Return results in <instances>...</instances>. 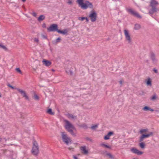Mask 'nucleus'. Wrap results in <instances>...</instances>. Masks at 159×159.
Returning <instances> with one entry per match:
<instances>
[{
	"instance_id": "1",
	"label": "nucleus",
	"mask_w": 159,
	"mask_h": 159,
	"mask_svg": "<svg viewBox=\"0 0 159 159\" xmlns=\"http://www.w3.org/2000/svg\"><path fill=\"white\" fill-rule=\"evenodd\" d=\"M65 125L64 127L65 129L70 132L73 136L75 137L76 136V133L74 132L73 130L75 129V127L69 121L67 120H64Z\"/></svg>"
},
{
	"instance_id": "2",
	"label": "nucleus",
	"mask_w": 159,
	"mask_h": 159,
	"mask_svg": "<svg viewBox=\"0 0 159 159\" xmlns=\"http://www.w3.org/2000/svg\"><path fill=\"white\" fill-rule=\"evenodd\" d=\"M84 0H77V2L81 8L86 9L88 8H93V5L92 3L89 2L88 1H85L84 3Z\"/></svg>"
},
{
	"instance_id": "3",
	"label": "nucleus",
	"mask_w": 159,
	"mask_h": 159,
	"mask_svg": "<svg viewBox=\"0 0 159 159\" xmlns=\"http://www.w3.org/2000/svg\"><path fill=\"white\" fill-rule=\"evenodd\" d=\"M158 4V2L155 0H152L150 4V6L152 8L150 9L149 13L150 15H153L154 13L156 12L158 10L157 6Z\"/></svg>"
},
{
	"instance_id": "4",
	"label": "nucleus",
	"mask_w": 159,
	"mask_h": 159,
	"mask_svg": "<svg viewBox=\"0 0 159 159\" xmlns=\"http://www.w3.org/2000/svg\"><path fill=\"white\" fill-rule=\"evenodd\" d=\"M124 32L125 41L127 42L128 44H131L132 40L129 31L126 29H125L124 30Z\"/></svg>"
},
{
	"instance_id": "5",
	"label": "nucleus",
	"mask_w": 159,
	"mask_h": 159,
	"mask_svg": "<svg viewBox=\"0 0 159 159\" xmlns=\"http://www.w3.org/2000/svg\"><path fill=\"white\" fill-rule=\"evenodd\" d=\"M62 138L63 141L67 145H68L69 143H71V140L67 136V135L64 132L62 133Z\"/></svg>"
},
{
	"instance_id": "6",
	"label": "nucleus",
	"mask_w": 159,
	"mask_h": 159,
	"mask_svg": "<svg viewBox=\"0 0 159 159\" xmlns=\"http://www.w3.org/2000/svg\"><path fill=\"white\" fill-rule=\"evenodd\" d=\"M31 151L32 154L34 155H36L39 153V147L36 141H34L33 143V146Z\"/></svg>"
},
{
	"instance_id": "7",
	"label": "nucleus",
	"mask_w": 159,
	"mask_h": 159,
	"mask_svg": "<svg viewBox=\"0 0 159 159\" xmlns=\"http://www.w3.org/2000/svg\"><path fill=\"white\" fill-rule=\"evenodd\" d=\"M97 13L94 11H91L89 15V17L92 22H94L97 19Z\"/></svg>"
},
{
	"instance_id": "8",
	"label": "nucleus",
	"mask_w": 159,
	"mask_h": 159,
	"mask_svg": "<svg viewBox=\"0 0 159 159\" xmlns=\"http://www.w3.org/2000/svg\"><path fill=\"white\" fill-rule=\"evenodd\" d=\"M127 11L129 13L138 18H142L141 16L137 12L132 9H127Z\"/></svg>"
},
{
	"instance_id": "9",
	"label": "nucleus",
	"mask_w": 159,
	"mask_h": 159,
	"mask_svg": "<svg viewBox=\"0 0 159 159\" xmlns=\"http://www.w3.org/2000/svg\"><path fill=\"white\" fill-rule=\"evenodd\" d=\"M47 30L48 32L57 31V30H58L57 25L56 24H53L48 28Z\"/></svg>"
},
{
	"instance_id": "10",
	"label": "nucleus",
	"mask_w": 159,
	"mask_h": 159,
	"mask_svg": "<svg viewBox=\"0 0 159 159\" xmlns=\"http://www.w3.org/2000/svg\"><path fill=\"white\" fill-rule=\"evenodd\" d=\"M153 133L152 132H149V134H142L139 138V141L140 142L143 141L145 138H148L150 136H152Z\"/></svg>"
},
{
	"instance_id": "11",
	"label": "nucleus",
	"mask_w": 159,
	"mask_h": 159,
	"mask_svg": "<svg viewBox=\"0 0 159 159\" xmlns=\"http://www.w3.org/2000/svg\"><path fill=\"white\" fill-rule=\"evenodd\" d=\"M16 89L17 91L20 93L23 97H25L26 100H29V98L28 96L26 95L25 91L20 89L16 88Z\"/></svg>"
},
{
	"instance_id": "12",
	"label": "nucleus",
	"mask_w": 159,
	"mask_h": 159,
	"mask_svg": "<svg viewBox=\"0 0 159 159\" xmlns=\"http://www.w3.org/2000/svg\"><path fill=\"white\" fill-rule=\"evenodd\" d=\"M131 151L133 153L138 155H141L143 153V152L140 151L135 148H132L130 149Z\"/></svg>"
},
{
	"instance_id": "13",
	"label": "nucleus",
	"mask_w": 159,
	"mask_h": 159,
	"mask_svg": "<svg viewBox=\"0 0 159 159\" xmlns=\"http://www.w3.org/2000/svg\"><path fill=\"white\" fill-rule=\"evenodd\" d=\"M42 62L43 65L46 66H50L52 64V62L50 61H48V60L43 59L42 61Z\"/></svg>"
},
{
	"instance_id": "14",
	"label": "nucleus",
	"mask_w": 159,
	"mask_h": 159,
	"mask_svg": "<svg viewBox=\"0 0 159 159\" xmlns=\"http://www.w3.org/2000/svg\"><path fill=\"white\" fill-rule=\"evenodd\" d=\"M80 149L82 153L84 154H87L88 153V151L86 150L85 146L81 147Z\"/></svg>"
},
{
	"instance_id": "15",
	"label": "nucleus",
	"mask_w": 159,
	"mask_h": 159,
	"mask_svg": "<svg viewBox=\"0 0 159 159\" xmlns=\"http://www.w3.org/2000/svg\"><path fill=\"white\" fill-rule=\"evenodd\" d=\"M113 133L112 132H109L107 135L105 136L104 137V139L105 140H107L110 139V137L113 134Z\"/></svg>"
},
{
	"instance_id": "16",
	"label": "nucleus",
	"mask_w": 159,
	"mask_h": 159,
	"mask_svg": "<svg viewBox=\"0 0 159 159\" xmlns=\"http://www.w3.org/2000/svg\"><path fill=\"white\" fill-rule=\"evenodd\" d=\"M151 58L153 62H156L157 61V60L154 54L152 53L151 54Z\"/></svg>"
},
{
	"instance_id": "17",
	"label": "nucleus",
	"mask_w": 159,
	"mask_h": 159,
	"mask_svg": "<svg viewBox=\"0 0 159 159\" xmlns=\"http://www.w3.org/2000/svg\"><path fill=\"white\" fill-rule=\"evenodd\" d=\"M57 32L60 34H67L68 31L66 29L64 30H57Z\"/></svg>"
},
{
	"instance_id": "18",
	"label": "nucleus",
	"mask_w": 159,
	"mask_h": 159,
	"mask_svg": "<svg viewBox=\"0 0 159 159\" xmlns=\"http://www.w3.org/2000/svg\"><path fill=\"white\" fill-rule=\"evenodd\" d=\"M46 112L50 115H53L54 114V112L52 111V109L51 108L48 109L47 110Z\"/></svg>"
},
{
	"instance_id": "19",
	"label": "nucleus",
	"mask_w": 159,
	"mask_h": 159,
	"mask_svg": "<svg viewBox=\"0 0 159 159\" xmlns=\"http://www.w3.org/2000/svg\"><path fill=\"white\" fill-rule=\"evenodd\" d=\"M139 146L142 149H144L145 148V145L144 142H142L139 143Z\"/></svg>"
},
{
	"instance_id": "20",
	"label": "nucleus",
	"mask_w": 159,
	"mask_h": 159,
	"mask_svg": "<svg viewBox=\"0 0 159 159\" xmlns=\"http://www.w3.org/2000/svg\"><path fill=\"white\" fill-rule=\"evenodd\" d=\"M61 40V39L60 38H57L56 40V41H53L52 42V43L53 44H56L57 43H58L60 42V40Z\"/></svg>"
},
{
	"instance_id": "21",
	"label": "nucleus",
	"mask_w": 159,
	"mask_h": 159,
	"mask_svg": "<svg viewBox=\"0 0 159 159\" xmlns=\"http://www.w3.org/2000/svg\"><path fill=\"white\" fill-rule=\"evenodd\" d=\"M141 26L139 24H135L134 25V29L135 30H139L141 28Z\"/></svg>"
},
{
	"instance_id": "22",
	"label": "nucleus",
	"mask_w": 159,
	"mask_h": 159,
	"mask_svg": "<svg viewBox=\"0 0 159 159\" xmlns=\"http://www.w3.org/2000/svg\"><path fill=\"white\" fill-rule=\"evenodd\" d=\"M68 117L69 118H71L72 119H76L77 118L76 116H74L71 114H69L68 115Z\"/></svg>"
},
{
	"instance_id": "23",
	"label": "nucleus",
	"mask_w": 159,
	"mask_h": 159,
	"mask_svg": "<svg viewBox=\"0 0 159 159\" xmlns=\"http://www.w3.org/2000/svg\"><path fill=\"white\" fill-rule=\"evenodd\" d=\"M148 129H142L140 130V134H142V133L147 132L148 131Z\"/></svg>"
},
{
	"instance_id": "24",
	"label": "nucleus",
	"mask_w": 159,
	"mask_h": 159,
	"mask_svg": "<svg viewBox=\"0 0 159 159\" xmlns=\"http://www.w3.org/2000/svg\"><path fill=\"white\" fill-rule=\"evenodd\" d=\"M147 84L148 85L151 86V81L150 78H149L146 82Z\"/></svg>"
},
{
	"instance_id": "25",
	"label": "nucleus",
	"mask_w": 159,
	"mask_h": 159,
	"mask_svg": "<svg viewBox=\"0 0 159 159\" xmlns=\"http://www.w3.org/2000/svg\"><path fill=\"white\" fill-rule=\"evenodd\" d=\"M157 98V96L156 94H154L152 95L151 98V100L152 101L155 100Z\"/></svg>"
},
{
	"instance_id": "26",
	"label": "nucleus",
	"mask_w": 159,
	"mask_h": 159,
	"mask_svg": "<svg viewBox=\"0 0 159 159\" xmlns=\"http://www.w3.org/2000/svg\"><path fill=\"white\" fill-rule=\"evenodd\" d=\"M39 41V40L38 38H34V42L37 44H38Z\"/></svg>"
},
{
	"instance_id": "27",
	"label": "nucleus",
	"mask_w": 159,
	"mask_h": 159,
	"mask_svg": "<svg viewBox=\"0 0 159 159\" xmlns=\"http://www.w3.org/2000/svg\"><path fill=\"white\" fill-rule=\"evenodd\" d=\"M0 47L6 51L7 50V48L5 46L1 44H0Z\"/></svg>"
},
{
	"instance_id": "28",
	"label": "nucleus",
	"mask_w": 159,
	"mask_h": 159,
	"mask_svg": "<svg viewBox=\"0 0 159 159\" xmlns=\"http://www.w3.org/2000/svg\"><path fill=\"white\" fill-rule=\"evenodd\" d=\"M33 98H34L35 100H38L39 99V96H38L35 93L34 94Z\"/></svg>"
},
{
	"instance_id": "29",
	"label": "nucleus",
	"mask_w": 159,
	"mask_h": 159,
	"mask_svg": "<svg viewBox=\"0 0 159 159\" xmlns=\"http://www.w3.org/2000/svg\"><path fill=\"white\" fill-rule=\"evenodd\" d=\"M16 70L17 72L19 73L20 74H22V72H21V70H20V69L19 68H16Z\"/></svg>"
},
{
	"instance_id": "30",
	"label": "nucleus",
	"mask_w": 159,
	"mask_h": 159,
	"mask_svg": "<svg viewBox=\"0 0 159 159\" xmlns=\"http://www.w3.org/2000/svg\"><path fill=\"white\" fill-rule=\"evenodd\" d=\"M98 127V125H95L92 126L91 127V129L93 130H95Z\"/></svg>"
},
{
	"instance_id": "31",
	"label": "nucleus",
	"mask_w": 159,
	"mask_h": 159,
	"mask_svg": "<svg viewBox=\"0 0 159 159\" xmlns=\"http://www.w3.org/2000/svg\"><path fill=\"white\" fill-rule=\"evenodd\" d=\"M80 126L85 129H87V126L86 124H84L80 125Z\"/></svg>"
},
{
	"instance_id": "32",
	"label": "nucleus",
	"mask_w": 159,
	"mask_h": 159,
	"mask_svg": "<svg viewBox=\"0 0 159 159\" xmlns=\"http://www.w3.org/2000/svg\"><path fill=\"white\" fill-rule=\"evenodd\" d=\"M41 37L44 39H47V36L46 35L42 34L41 35Z\"/></svg>"
},
{
	"instance_id": "33",
	"label": "nucleus",
	"mask_w": 159,
	"mask_h": 159,
	"mask_svg": "<svg viewBox=\"0 0 159 159\" xmlns=\"http://www.w3.org/2000/svg\"><path fill=\"white\" fill-rule=\"evenodd\" d=\"M149 107L147 106H145L143 108V110L144 111H148L149 110Z\"/></svg>"
},
{
	"instance_id": "34",
	"label": "nucleus",
	"mask_w": 159,
	"mask_h": 159,
	"mask_svg": "<svg viewBox=\"0 0 159 159\" xmlns=\"http://www.w3.org/2000/svg\"><path fill=\"white\" fill-rule=\"evenodd\" d=\"M45 18V16L43 15H40V21L43 20Z\"/></svg>"
},
{
	"instance_id": "35",
	"label": "nucleus",
	"mask_w": 159,
	"mask_h": 159,
	"mask_svg": "<svg viewBox=\"0 0 159 159\" xmlns=\"http://www.w3.org/2000/svg\"><path fill=\"white\" fill-rule=\"evenodd\" d=\"M85 19V17H79V20L81 21H83Z\"/></svg>"
},
{
	"instance_id": "36",
	"label": "nucleus",
	"mask_w": 159,
	"mask_h": 159,
	"mask_svg": "<svg viewBox=\"0 0 159 159\" xmlns=\"http://www.w3.org/2000/svg\"><path fill=\"white\" fill-rule=\"evenodd\" d=\"M68 149L69 150L72 151H73L74 149V148L71 147H69Z\"/></svg>"
},
{
	"instance_id": "37",
	"label": "nucleus",
	"mask_w": 159,
	"mask_h": 159,
	"mask_svg": "<svg viewBox=\"0 0 159 159\" xmlns=\"http://www.w3.org/2000/svg\"><path fill=\"white\" fill-rule=\"evenodd\" d=\"M31 14L34 17H36L37 16L36 13L35 12H33Z\"/></svg>"
},
{
	"instance_id": "38",
	"label": "nucleus",
	"mask_w": 159,
	"mask_h": 159,
	"mask_svg": "<svg viewBox=\"0 0 159 159\" xmlns=\"http://www.w3.org/2000/svg\"><path fill=\"white\" fill-rule=\"evenodd\" d=\"M7 86H8L10 87L11 89H15V88L12 86H11V85H10V84H8V85H7ZM16 88H15V89H16Z\"/></svg>"
},
{
	"instance_id": "39",
	"label": "nucleus",
	"mask_w": 159,
	"mask_h": 159,
	"mask_svg": "<svg viewBox=\"0 0 159 159\" xmlns=\"http://www.w3.org/2000/svg\"><path fill=\"white\" fill-rule=\"evenodd\" d=\"M42 27L43 28H45L46 27V26L45 23H43L42 25Z\"/></svg>"
},
{
	"instance_id": "40",
	"label": "nucleus",
	"mask_w": 159,
	"mask_h": 159,
	"mask_svg": "<svg viewBox=\"0 0 159 159\" xmlns=\"http://www.w3.org/2000/svg\"><path fill=\"white\" fill-rule=\"evenodd\" d=\"M67 3L71 5L72 4V2L71 0H69L67 2Z\"/></svg>"
},
{
	"instance_id": "41",
	"label": "nucleus",
	"mask_w": 159,
	"mask_h": 159,
	"mask_svg": "<svg viewBox=\"0 0 159 159\" xmlns=\"http://www.w3.org/2000/svg\"><path fill=\"white\" fill-rule=\"evenodd\" d=\"M108 156H109L110 157V158H112L113 157V156L110 153H107V154Z\"/></svg>"
},
{
	"instance_id": "42",
	"label": "nucleus",
	"mask_w": 159,
	"mask_h": 159,
	"mask_svg": "<svg viewBox=\"0 0 159 159\" xmlns=\"http://www.w3.org/2000/svg\"><path fill=\"white\" fill-rule=\"evenodd\" d=\"M103 146H104V147H105L106 148H110V147L109 146H108L105 144H104V145H103Z\"/></svg>"
},
{
	"instance_id": "43",
	"label": "nucleus",
	"mask_w": 159,
	"mask_h": 159,
	"mask_svg": "<svg viewBox=\"0 0 159 159\" xmlns=\"http://www.w3.org/2000/svg\"><path fill=\"white\" fill-rule=\"evenodd\" d=\"M153 70L154 71V72L155 73H157V69H154Z\"/></svg>"
},
{
	"instance_id": "44",
	"label": "nucleus",
	"mask_w": 159,
	"mask_h": 159,
	"mask_svg": "<svg viewBox=\"0 0 159 159\" xmlns=\"http://www.w3.org/2000/svg\"><path fill=\"white\" fill-rule=\"evenodd\" d=\"M85 19L86 20V21H87L88 22L89 21V20L87 17H85Z\"/></svg>"
},
{
	"instance_id": "45",
	"label": "nucleus",
	"mask_w": 159,
	"mask_h": 159,
	"mask_svg": "<svg viewBox=\"0 0 159 159\" xmlns=\"http://www.w3.org/2000/svg\"><path fill=\"white\" fill-rule=\"evenodd\" d=\"M149 111H154V110L153 109H151L150 108H149Z\"/></svg>"
},
{
	"instance_id": "46",
	"label": "nucleus",
	"mask_w": 159,
	"mask_h": 159,
	"mask_svg": "<svg viewBox=\"0 0 159 159\" xmlns=\"http://www.w3.org/2000/svg\"><path fill=\"white\" fill-rule=\"evenodd\" d=\"M122 82H123V81H122V80H120V81H119V83H120V84L121 85V84H122Z\"/></svg>"
},
{
	"instance_id": "47",
	"label": "nucleus",
	"mask_w": 159,
	"mask_h": 159,
	"mask_svg": "<svg viewBox=\"0 0 159 159\" xmlns=\"http://www.w3.org/2000/svg\"><path fill=\"white\" fill-rule=\"evenodd\" d=\"M73 158H74V159H78L77 157H76L75 156H73Z\"/></svg>"
},
{
	"instance_id": "48",
	"label": "nucleus",
	"mask_w": 159,
	"mask_h": 159,
	"mask_svg": "<svg viewBox=\"0 0 159 159\" xmlns=\"http://www.w3.org/2000/svg\"><path fill=\"white\" fill-rule=\"evenodd\" d=\"M38 20L39 21H40V16H39L38 18Z\"/></svg>"
},
{
	"instance_id": "49",
	"label": "nucleus",
	"mask_w": 159,
	"mask_h": 159,
	"mask_svg": "<svg viewBox=\"0 0 159 159\" xmlns=\"http://www.w3.org/2000/svg\"><path fill=\"white\" fill-rule=\"evenodd\" d=\"M37 68H33V70L34 71H35L36 70V69Z\"/></svg>"
},
{
	"instance_id": "50",
	"label": "nucleus",
	"mask_w": 159,
	"mask_h": 159,
	"mask_svg": "<svg viewBox=\"0 0 159 159\" xmlns=\"http://www.w3.org/2000/svg\"><path fill=\"white\" fill-rule=\"evenodd\" d=\"M104 145V144H103V143L101 144H100V145H101V146H103V145Z\"/></svg>"
},
{
	"instance_id": "51",
	"label": "nucleus",
	"mask_w": 159,
	"mask_h": 159,
	"mask_svg": "<svg viewBox=\"0 0 159 159\" xmlns=\"http://www.w3.org/2000/svg\"><path fill=\"white\" fill-rule=\"evenodd\" d=\"M22 1L23 2H25L26 1V0H22Z\"/></svg>"
},
{
	"instance_id": "52",
	"label": "nucleus",
	"mask_w": 159,
	"mask_h": 159,
	"mask_svg": "<svg viewBox=\"0 0 159 159\" xmlns=\"http://www.w3.org/2000/svg\"><path fill=\"white\" fill-rule=\"evenodd\" d=\"M113 1H115V0H112Z\"/></svg>"
},
{
	"instance_id": "53",
	"label": "nucleus",
	"mask_w": 159,
	"mask_h": 159,
	"mask_svg": "<svg viewBox=\"0 0 159 159\" xmlns=\"http://www.w3.org/2000/svg\"><path fill=\"white\" fill-rule=\"evenodd\" d=\"M0 141H1V140H0Z\"/></svg>"
}]
</instances>
